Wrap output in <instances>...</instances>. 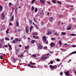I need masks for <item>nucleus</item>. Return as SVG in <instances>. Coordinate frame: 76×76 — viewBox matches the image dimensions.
I'll return each mask as SVG.
<instances>
[{"label": "nucleus", "mask_w": 76, "mask_h": 76, "mask_svg": "<svg viewBox=\"0 0 76 76\" xmlns=\"http://www.w3.org/2000/svg\"><path fill=\"white\" fill-rule=\"evenodd\" d=\"M43 41H44V42H45V44H48V41H47V39H46V37L45 36H43Z\"/></svg>", "instance_id": "obj_1"}, {"label": "nucleus", "mask_w": 76, "mask_h": 76, "mask_svg": "<svg viewBox=\"0 0 76 76\" xmlns=\"http://www.w3.org/2000/svg\"><path fill=\"white\" fill-rule=\"evenodd\" d=\"M50 68H51L52 70H54V69H56V68L57 67V65H54L53 66V65H50L49 66Z\"/></svg>", "instance_id": "obj_2"}, {"label": "nucleus", "mask_w": 76, "mask_h": 76, "mask_svg": "<svg viewBox=\"0 0 76 76\" xmlns=\"http://www.w3.org/2000/svg\"><path fill=\"white\" fill-rule=\"evenodd\" d=\"M50 45H51V47H54L56 45H55L54 42H52L50 43Z\"/></svg>", "instance_id": "obj_3"}, {"label": "nucleus", "mask_w": 76, "mask_h": 76, "mask_svg": "<svg viewBox=\"0 0 76 76\" xmlns=\"http://www.w3.org/2000/svg\"><path fill=\"white\" fill-rule=\"evenodd\" d=\"M40 2H41V3H42V5H44V4H45V3H44V1L42 0H40Z\"/></svg>", "instance_id": "obj_4"}, {"label": "nucleus", "mask_w": 76, "mask_h": 76, "mask_svg": "<svg viewBox=\"0 0 76 76\" xmlns=\"http://www.w3.org/2000/svg\"><path fill=\"white\" fill-rule=\"evenodd\" d=\"M16 26L18 27L19 26V22L18 21H17L16 22Z\"/></svg>", "instance_id": "obj_5"}, {"label": "nucleus", "mask_w": 76, "mask_h": 76, "mask_svg": "<svg viewBox=\"0 0 76 76\" xmlns=\"http://www.w3.org/2000/svg\"><path fill=\"white\" fill-rule=\"evenodd\" d=\"M38 47L39 49H42L43 48V46L41 45H39Z\"/></svg>", "instance_id": "obj_6"}, {"label": "nucleus", "mask_w": 76, "mask_h": 76, "mask_svg": "<svg viewBox=\"0 0 76 76\" xmlns=\"http://www.w3.org/2000/svg\"><path fill=\"white\" fill-rule=\"evenodd\" d=\"M65 73L66 74V76H68L69 75V71H68L67 72H65Z\"/></svg>", "instance_id": "obj_7"}, {"label": "nucleus", "mask_w": 76, "mask_h": 76, "mask_svg": "<svg viewBox=\"0 0 76 76\" xmlns=\"http://www.w3.org/2000/svg\"><path fill=\"white\" fill-rule=\"evenodd\" d=\"M26 30L27 33H28V32H29V30H28V28L27 27H26Z\"/></svg>", "instance_id": "obj_8"}, {"label": "nucleus", "mask_w": 76, "mask_h": 76, "mask_svg": "<svg viewBox=\"0 0 76 76\" xmlns=\"http://www.w3.org/2000/svg\"><path fill=\"white\" fill-rule=\"evenodd\" d=\"M4 13H2V19L3 20H4Z\"/></svg>", "instance_id": "obj_9"}, {"label": "nucleus", "mask_w": 76, "mask_h": 76, "mask_svg": "<svg viewBox=\"0 0 76 76\" xmlns=\"http://www.w3.org/2000/svg\"><path fill=\"white\" fill-rule=\"evenodd\" d=\"M47 58L46 57H43L41 58V60H46Z\"/></svg>", "instance_id": "obj_10"}, {"label": "nucleus", "mask_w": 76, "mask_h": 76, "mask_svg": "<svg viewBox=\"0 0 76 76\" xmlns=\"http://www.w3.org/2000/svg\"><path fill=\"white\" fill-rule=\"evenodd\" d=\"M53 17H50L49 18V20L50 22H51V21H53Z\"/></svg>", "instance_id": "obj_11"}, {"label": "nucleus", "mask_w": 76, "mask_h": 76, "mask_svg": "<svg viewBox=\"0 0 76 76\" xmlns=\"http://www.w3.org/2000/svg\"><path fill=\"white\" fill-rule=\"evenodd\" d=\"M33 37L34 38H35L36 39H38V38H39L38 36L35 37V36L33 35Z\"/></svg>", "instance_id": "obj_12"}, {"label": "nucleus", "mask_w": 76, "mask_h": 76, "mask_svg": "<svg viewBox=\"0 0 76 76\" xmlns=\"http://www.w3.org/2000/svg\"><path fill=\"white\" fill-rule=\"evenodd\" d=\"M14 20V15H13L11 18V21H13Z\"/></svg>", "instance_id": "obj_13"}, {"label": "nucleus", "mask_w": 76, "mask_h": 76, "mask_svg": "<svg viewBox=\"0 0 76 76\" xmlns=\"http://www.w3.org/2000/svg\"><path fill=\"white\" fill-rule=\"evenodd\" d=\"M8 46H9L10 50H12V46H11V45H10L9 43H8Z\"/></svg>", "instance_id": "obj_14"}, {"label": "nucleus", "mask_w": 76, "mask_h": 76, "mask_svg": "<svg viewBox=\"0 0 76 76\" xmlns=\"http://www.w3.org/2000/svg\"><path fill=\"white\" fill-rule=\"evenodd\" d=\"M20 50V48H18L16 50V52L17 53H18V51Z\"/></svg>", "instance_id": "obj_15"}, {"label": "nucleus", "mask_w": 76, "mask_h": 76, "mask_svg": "<svg viewBox=\"0 0 76 76\" xmlns=\"http://www.w3.org/2000/svg\"><path fill=\"white\" fill-rule=\"evenodd\" d=\"M61 35H66V33L65 32H61Z\"/></svg>", "instance_id": "obj_16"}, {"label": "nucleus", "mask_w": 76, "mask_h": 76, "mask_svg": "<svg viewBox=\"0 0 76 76\" xmlns=\"http://www.w3.org/2000/svg\"><path fill=\"white\" fill-rule=\"evenodd\" d=\"M3 10V6H1V5H0V11H1Z\"/></svg>", "instance_id": "obj_17"}, {"label": "nucleus", "mask_w": 76, "mask_h": 76, "mask_svg": "<svg viewBox=\"0 0 76 76\" xmlns=\"http://www.w3.org/2000/svg\"><path fill=\"white\" fill-rule=\"evenodd\" d=\"M32 57L33 58L34 57H36V55L35 54H33L31 55Z\"/></svg>", "instance_id": "obj_18"}, {"label": "nucleus", "mask_w": 76, "mask_h": 76, "mask_svg": "<svg viewBox=\"0 0 76 76\" xmlns=\"http://www.w3.org/2000/svg\"><path fill=\"white\" fill-rule=\"evenodd\" d=\"M51 34V31H49L47 34L48 35H49Z\"/></svg>", "instance_id": "obj_19"}, {"label": "nucleus", "mask_w": 76, "mask_h": 76, "mask_svg": "<svg viewBox=\"0 0 76 76\" xmlns=\"http://www.w3.org/2000/svg\"><path fill=\"white\" fill-rule=\"evenodd\" d=\"M33 26H30V32H31V31H32V28Z\"/></svg>", "instance_id": "obj_20"}, {"label": "nucleus", "mask_w": 76, "mask_h": 76, "mask_svg": "<svg viewBox=\"0 0 76 76\" xmlns=\"http://www.w3.org/2000/svg\"><path fill=\"white\" fill-rule=\"evenodd\" d=\"M9 29H8L6 31V33L7 34H9Z\"/></svg>", "instance_id": "obj_21"}, {"label": "nucleus", "mask_w": 76, "mask_h": 76, "mask_svg": "<svg viewBox=\"0 0 76 76\" xmlns=\"http://www.w3.org/2000/svg\"><path fill=\"white\" fill-rule=\"evenodd\" d=\"M35 40H33L31 41V43L32 44H34L35 43Z\"/></svg>", "instance_id": "obj_22"}, {"label": "nucleus", "mask_w": 76, "mask_h": 76, "mask_svg": "<svg viewBox=\"0 0 76 76\" xmlns=\"http://www.w3.org/2000/svg\"><path fill=\"white\" fill-rule=\"evenodd\" d=\"M34 9H35V8L33 6H32L31 8V10L32 11H34Z\"/></svg>", "instance_id": "obj_23"}, {"label": "nucleus", "mask_w": 76, "mask_h": 76, "mask_svg": "<svg viewBox=\"0 0 76 76\" xmlns=\"http://www.w3.org/2000/svg\"><path fill=\"white\" fill-rule=\"evenodd\" d=\"M30 64H35V63H32L31 61L30 62Z\"/></svg>", "instance_id": "obj_24"}, {"label": "nucleus", "mask_w": 76, "mask_h": 76, "mask_svg": "<svg viewBox=\"0 0 76 76\" xmlns=\"http://www.w3.org/2000/svg\"><path fill=\"white\" fill-rule=\"evenodd\" d=\"M6 40H8V41H9V38L7 37H5Z\"/></svg>", "instance_id": "obj_25"}, {"label": "nucleus", "mask_w": 76, "mask_h": 76, "mask_svg": "<svg viewBox=\"0 0 76 76\" xmlns=\"http://www.w3.org/2000/svg\"><path fill=\"white\" fill-rule=\"evenodd\" d=\"M70 35H71V36H75L76 34H70Z\"/></svg>", "instance_id": "obj_26"}, {"label": "nucleus", "mask_w": 76, "mask_h": 76, "mask_svg": "<svg viewBox=\"0 0 76 76\" xmlns=\"http://www.w3.org/2000/svg\"><path fill=\"white\" fill-rule=\"evenodd\" d=\"M37 11H38V9H37V8H36L35 10V12H37Z\"/></svg>", "instance_id": "obj_27"}, {"label": "nucleus", "mask_w": 76, "mask_h": 76, "mask_svg": "<svg viewBox=\"0 0 76 76\" xmlns=\"http://www.w3.org/2000/svg\"><path fill=\"white\" fill-rule=\"evenodd\" d=\"M70 7H71V10H73V5H71L70 6Z\"/></svg>", "instance_id": "obj_28"}, {"label": "nucleus", "mask_w": 76, "mask_h": 76, "mask_svg": "<svg viewBox=\"0 0 76 76\" xmlns=\"http://www.w3.org/2000/svg\"><path fill=\"white\" fill-rule=\"evenodd\" d=\"M0 58L1 60H3V56H0Z\"/></svg>", "instance_id": "obj_29"}, {"label": "nucleus", "mask_w": 76, "mask_h": 76, "mask_svg": "<svg viewBox=\"0 0 76 76\" xmlns=\"http://www.w3.org/2000/svg\"><path fill=\"white\" fill-rule=\"evenodd\" d=\"M75 53H76V51L75 52H73L72 53H70V54H75Z\"/></svg>", "instance_id": "obj_30"}, {"label": "nucleus", "mask_w": 76, "mask_h": 76, "mask_svg": "<svg viewBox=\"0 0 76 76\" xmlns=\"http://www.w3.org/2000/svg\"><path fill=\"white\" fill-rule=\"evenodd\" d=\"M57 2L59 4H61V1H57Z\"/></svg>", "instance_id": "obj_31"}, {"label": "nucleus", "mask_w": 76, "mask_h": 76, "mask_svg": "<svg viewBox=\"0 0 76 76\" xmlns=\"http://www.w3.org/2000/svg\"><path fill=\"white\" fill-rule=\"evenodd\" d=\"M54 34L55 35H56L57 36H58V34H57V33H55Z\"/></svg>", "instance_id": "obj_32"}, {"label": "nucleus", "mask_w": 76, "mask_h": 76, "mask_svg": "<svg viewBox=\"0 0 76 76\" xmlns=\"http://www.w3.org/2000/svg\"><path fill=\"white\" fill-rule=\"evenodd\" d=\"M52 2L54 3H56V1H55V0H53L52 1Z\"/></svg>", "instance_id": "obj_33"}, {"label": "nucleus", "mask_w": 76, "mask_h": 76, "mask_svg": "<svg viewBox=\"0 0 76 76\" xmlns=\"http://www.w3.org/2000/svg\"><path fill=\"white\" fill-rule=\"evenodd\" d=\"M35 1V0H32L31 1V3L33 4L34 3V2Z\"/></svg>", "instance_id": "obj_34"}, {"label": "nucleus", "mask_w": 76, "mask_h": 76, "mask_svg": "<svg viewBox=\"0 0 76 76\" xmlns=\"http://www.w3.org/2000/svg\"><path fill=\"white\" fill-rule=\"evenodd\" d=\"M59 44H60V45H62V44H61V41H59Z\"/></svg>", "instance_id": "obj_35"}, {"label": "nucleus", "mask_w": 76, "mask_h": 76, "mask_svg": "<svg viewBox=\"0 0 76 76\" xmlns=\"http://www.w3.org/2000/svg\"><path fill=\"white\" fill-rule=\"evenodd\" d=\"M29 46H26L25 48V49H27V48H29Z\"/></svg>", "instance_id": "obj_36"}, {"label": "nucleus", "mask_w": 76, "mask_h": 76, "mask_svg": "<svg viewBox=\"0 0 76 76\" xmlns=\"http://www.w3.org/2000/svg\"><path fill=\"white\" fill-rule=\"evenodd\" d=\"M56 61H60V60L59 59H57Z\"/></svg>", "instance_id": "obj_37"}, {"label": "nucleus", "mask_w": 76, "mask_h": 76, "mask_svg": "<svg viewBox=\"0 0 76 76\" xmlns=\"http://www.w3.org/2000/svg\"><path fill=\"white\" fill-rule=\"evenodd\" d=\"M18 40H19V39L18 38H17L15 39V41H16V42H18Z\"/></svg>", "instance_id": "obj_38"}, {"label": "nucleus", "mask_w": 76, "mask_h": 76, "mask_svg": "<svg viewBox=\"0 0 76 76\" xmlns=\"http://www.w3.org/2000/svg\"><path fill=\"white\" fill-rule=\"evenodd\" d=\"M35 26H36V28H37V29H39V27L37 25H36Z\"/></svg>", "instance_id": "obj_39"}, {"label": "nucleus", "mask_w": 76, "mask_h": 76, "mask_svg": "<svg viewBox=\"0 0 76 76\" xmlns=\"http://www.w3.org/2000/svg\"><path fill=\"white\" fill-rule=\"evenodd\" d=\"M3 40V39H0V42H2V41Z\"/></svg>", "instance_id": "obj_40"}, {"label": "nucleus", "mask_w": 76, "mask_h": 76, "mask_svg": "<svg viewBox=\"0 0 76 76\" xmlns=\"http://www.w3.org/2000/svg\"><path fill=\"white\" fill-rule=\"evenodd\" d=\"M56 38H51V39L52 40H55Z\"/></svg>", "instance_id": "obj_41"}, {"label": "nucleus", "mask_w": 76, "mask_h": 76, "mask_svg": "<svg viewBox=\"0 0 76 76\" xmlns=\"http://www.w3.org/2000/svg\"><path fill=\"white\" fill-rule=\"evenodd\" d=\"M44 50H45V49L46 50V49H47V47H44Z\"/></svg>", "instance_id": "obj_42"}, {"label": "nucleus", "mask_w": 76, "mask_h": 76, "mask_svg": "<svg viewBox=\"0 0 76 76\" xmlns=\"http://www.w3.org/2000/svg\"><path fill=\"white\" fill-rule=\"evenodd\" d=\"M50 63L51 64H53V62L52 61H51Z\"/></svg>", "instance_id": "obj_43"}, {"label": "nucleus", "mask_w": 76, "mask_h": 76, "mask_svg": "<svg viewBox=\"0 0 76 76\" xmlns=\"http://www.w3.org/2000/svg\"><path fill=\"white\" fill-rule=\"evenodd\" d=\"M40 14L41 15H43L44 14V12H40Z\"/></svg>", "instance_id": "obj_44"}, {"label": "nucleus", "mask_w": 76, "mask_h": 76, "mask_svg": "<svg viewBox=\"0 0 76 76\" xmlns=\"http://www.w3.org/2000/svg\"><path fill=\"white\" fill-rule=\"evenodd\" d=\"M8 46L7 45H5V48H7V47H8Z\"/></svg>", "instance_id": "obj_45"}, {"label": "nucleus", "mask_w": 76, "mask_h": 76, "mask_svg": "<svg viewBox=\"0 0 76 76\" xmlns=\"http://www.w3.org/2000/svg\"><path fill=\"white\" fill-rule=\"evenodd\" d=\"M13 43L14 44V43H16V41L15 40H13Z\"/></svg>", "instance_id": "obj_46"}, {"label": "nucleus", "mask_w": 76, "mask_h": 76, "mask_svg": "<svg viewBox=\"0 0 76 76\" xmlns=\"http://www.w3.org/2000/svg\"><path fill=\"white\" fill-rule=\"evenodd\" d=\"M71 29V28L70 27H69L68 28V30H70Z\"/></svg>", "instance_id": "obj_47"}, {"label": "nucleus", "mask_w": 76, "mask_h": 76, "mask_svg": "<svg viewBox=\"0 0 76 76\" xmlns=\"http://www.w3.org/2000/svg\"><path fill=\"white\" fill-rule=\"evenodd\" d=\"M33 23L34 25L35 26L37 25L36 24L34 23V22H33Z\"/></svg>", "instance_id": "obj_48"}, {"label": "nucleus", "mask_w": 76, "mask_h": 76, "mask_svg": "<svg viewBox=\"0 0 76 76\" xmlns=\"http://www.w3.org/2000/svg\"><path fill=\"white\" fill-rule=\"evenodd\" d=\"M17 11H18V10H15V13H16V14H17Z\"/></svg>", "instance_id": "obj_49"}, {"label": "nucleus", "mask_w": 76, "mask_h": 76, "mask_svg": "<svg viewBox=\"0 0 76 76\" xmlns=\"http://www.w3.org/2000/svg\"><path fill=\"white\" fill-rule=\"evenodd\" d=\"M9 25L10 26H12V23H10Z\"/></svg>", "instance_id": "obj_50"}, {"label": "nucleus", "mask_w": 76, "mask_h": 76, "mask_svg": "<svg viewBox=\"0 0 76 76\" xmlns=\"http://www.w3.org/2000/svg\"><path fill=\"white\" fill-rule=\"evenodd\" d=\"M29 22L30 23H32V21L31 20H30Z\"/></svg>", "instance_id": "obj_51"}, {"label": "nucleus", "mask_w": 76, "mask_h": 76, "mask_svg": "<svg viewBox=\"0 0 76 76\" xmlns=\"http://www.w3.org/2000/svg\"><path fill=\"white\" fill-rule=\"evenodd\" d=\"M15 62H16V60L15 59H14L13 61V62H14V63H15Z\"/></svg>", "instance_id": "obj_52"}, {"label": "nucleus", "mask_w": 76, "mask_h": 76, "mask_svg": "<svg viewBox=\"0 0 76 76\" xmlns=\"http://www.w3.org/2000/svg\"><path fill=\"white\" fill-rule=\"evenodd\" d=\"M33 34L34 35H37V33H33Z\"/></svg>", "instance_id": "obj_53"}, {"label": "nucleus", "mask_w": 76, "mask_h": 76, "mask_svg": "<svg viewBox=\"0 0 76 76\" xmlns=\"http://www.w3.org/2000/svg\"><path fill=\"white\" fill-rule=\"evenodd\" d=\"M1 45H2V44L0 43V48H1Z\"/></svg>", "instance_id": "obj_54"}, {"label": "nucleus", "mask_w": 76, "mask_h": 76, "mask_svg": "<svg viewBox=\"0 0 76 76\" xmlns=\"http://www.w3.org/2000/svg\"><path fill=\"white\" fill-rule=\"evenodd\" d=\"M63 74V72H61L60 73V75H62Z\"/></svg>", "instance_id": "obj_55"}, {"label": "nucleus", "mask_w": 76, "mask_h": 76, "mask_svg": "<svg viewBox=\"0 0 76 76\" xmlns=\"http://www.w3.org/2000/svg\"><path fill=\"white\" fill-rule=\"evenodd\" d=\"M11 4H12V3H9V5L10 6H11Z\"/></svg>", "instance_id": "obj_56"}, {"label": "nucleus", "mask_w": 76, "mask_h": 76, "mask_svg": "<svg viewBox=\"0 0 76 76\" xmlns=\"http://www.w3.org/2000/svg\"><path fill=\"white\" fill-rule=\"evenodd\" d=\"M23 64L24 66H26V64L24 63H23Z\"/></svg>", "instance_id": "obj_57"}, {"label": "nucleus", "mask_w": 76, "mask_h": 76, "mask_svg": "<svg viewBox=\"0 0 76 76\" xmlns=\"http://www.w3.org/2000/svg\"><path fill=\"white\" fill-rule=\"evenodd\" d=\"M69 27H70V28H71V27H72V25L71 24L69 25Z\"/></svg>", "instance_id": "obj_58"}, {"label": "nucleus", "mask_w": 76, "mask_h": 76, "mask_svg": "<svg viewBox=\"0 0 76 76\" xmlns=\"http://www.w3.org/2000/svg\"><path fill=\"white\" fill-rule=\"evenodd\" d=\"M41 23L42 25H43V22H41Z\"/></svg>", "instance_id": "obj_59"}, {"label": "nucleus", "mask_w": 76, "mask_h": 76, "mask_svg": "<svg viewBox=\"0 0 76 76\" xmlns=\"http://www.w3.org/2000/svg\"><path fill=\"white\" fill-rule=\"evenodd\" d=\"M13 39V37H11V40H12V39Z\"/></svg>", "instance_id": "obj_60"}, {"label": "nucleus", "mask_w": 76, "mask_h": 76, "mask_svg": "<svg viewBox=\"0 0 76 76\" xmlns=\"http://www.w3.org/2000/svg\"><path fill=\"white\" fill-rule=\"evenodd\" d=\"M28 65V66H29V67H31V64H29Z\"/></svg>", "instance_id": "obj_61"}, {"label": "nucleus", "mask_w": 76, "mask_h": 76, "mask_svg": "<svg viewBox=\"0 0 76 76\" xmlns=\"http://www.w3.org/2000/svg\"><path fill=\"white\" fill-rule=\"evenodd\" d=\"M23 55H21L20 56V57H23Z\"/></svg>", "instance_id": "obj_62"}, {"label": "nucleus", "mask_w": 76, "mask_h": 76, "mask_svg": "<svg viewBox=\"0 0 76 76\" xmlns=\"http://www.w3.org/2000/svg\"><path fill=\"white\" fill-rule=\"evenodd\" d=\"M76 47V45H73L72 46V47Z\"/></svg>", "instance_id": "obj_63"}, {"label": "nucleus", "mask_w": 76, "mask_h": 76, "mask_svg": "<svg viewBox=\"0 0 76 76\" xmlns=\"http://www.w3.org/2000/svg\"><path fill=\"white\" fill-rule=\"evenodd\" d=\"M65 45H66L65 47H67V44H65Z\"/></svg>", "instance_id": "obj_64"}]
</instances>
